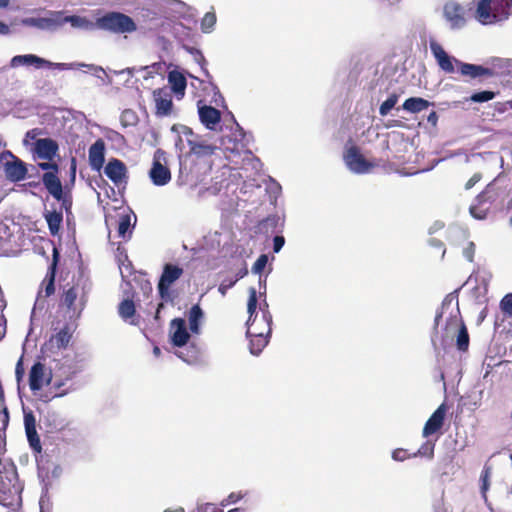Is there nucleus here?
<instances>
[{
    "instance_id": "ea45409f",
    "label": "nucleus",
    "mask_w": 512,
    "mask_h": 512,
    "mask_svg": "<svg viewBox=\"0 0 512 512\" xmlns=\"http://www.w3.org/2000/svg\"><path fill=\"white\" fill-rule=\"evenodd\" d=\"M216 24V15L214 12H207L201 21V29L203 32L208 33Z\"/></svg>"
},
{
    "instance_id": "79ce46f5",
    "label": "nucleus",
    "mask_w": 512,
    "mask_h": 512,
    "mask_svg": "<svg viewBox=\"0 0 512 512\" xmlns=\"http://www.w3.org/2000/svg\"><path fill=\"white\" fill-rule=\"evenodd\" d=\"M426 456L428 458H433L434 456V444L431 442H425L417 452L413 453L412 456Z\"/></svg>"
},
{
    "instance_id": "c85d7f7f",
    "label": "nucleus",
    "mask_w": 512,
    "mask_h": 512,
    "mask_svg": "<svg viewBox=\"0 0 512 512\" xmlns=\"http://www.w3.org/2000/svg\"><path fill=\"white\" fill-rule=\"evenodd\" d=\"M61 26H63L65 23H70L72 27L79 28L83 30H94L95 29V22L90 21L86 17L78 16V15H72V16H65L64 12L61 11Z\"/></svg>"
},
{
    "instance_id": "a211bd4d",
    "label": "nucleus",
    "mask_w": 512,
    "mask_h": 512,
    "mask_svg": "<svg viewBox=\"0 0 512 512\" xmlns=\"http://www.w3.org/2000/svg\"><path fill=\"white\" fill-rule=\"evenodd\" d=\"M59 262V252L57 248H53L52 261L48 267L47 273L41 283V289L38 292V297L42 296V292H44V297H50L55 293V277L57 271V265Z\"/></svg>"
},
{
    "instance_id": "864d4df0",
    "label": "nucleus",
    "mask_w": 512,
    "mask_h": 512,
    "mask_svg": "<svg viewBox=\"0 0 512 512\" xmlns=\"http://www.w3.org/2000/svg\"><path fill=\"white\" fill-rule=\"evenodd\" d=\"M482 178L481 173H475L465 184V189H471L476 183H478Z\"/></svg>"
},
{
    "instance_id": "dca6fc26",
    "label": "nucleus",
    "mask_w": 512,
    "mask_h": 512,
    "mask_svg": "<svg viewBox=\"0 0 512 512\" xmlns=\"http://www.w3.org/2000/svg\"><path fill=\"white\" fill-rule=\"evenodd\" d=\"M190 333L186 326V321L183 318L177 317L170 321L169 324V338L170 342L175 347H183L190 340Z\"/></svg>"
},
{
    "instance_id": "603ef678",
    "label": "nucleus",
    "mask_w": 512,
    "mask_h": 512,
    "mask_svg": "<svg viewBox=\"0 0 512 512\" xmlns=\"http://www.w3.org/2000/svg\"><path fill=\"white\" fill-rule=\"evenodd\" d=\"M285 244V239L283 236H275L274 239H273V251L275 253H278L282 247L284 246Z\"/></svg>"
},
{
    "instance_id": "13d9d810",
    "label": "nucleus",
    "mask_w": 512,
    "mask_h": 512,
    "mask_svg": "<svg viewBox=\"0 0 512 512\" xmlns=\"http://www.w3.org/2000/svg\"><path fill=\"white\" fill-rule=\"evenodd\" d=\"M70 173H71V179H72V181H74L75 177H76V159L75 158H72V160H71Z\"/></svg>"
},
{
    "instance_id": "2f4dec72",
    "label": "nucleus",
    "mask_w": 512,
    "mask_h": 512,
    "mask_svg": "<svg viewBox=\"0 0 512 512\" xmlns=\"http://www.w3.org/2000/svg\"><path fill=\"white\" fill-rule=\"evenodd\" d=\"M45 220L48 224V228L50 231V234L52 236H55L58 234L62 221H63V214L61 211H46L44 214Z\"/></svg>"
},
{
    "instance_id": "09e8293b",
    "label": "nucleus",
    "mask_w": 512,
    "mask_h": 512,
    "mask_svg": "<svg viewBox=\"0 0 512 512\" xmlns=\"http://www.w3.org/2000/svg\"><path fill=\"white\" fill-rule=\"evenodd\" d=\"M244 497L242 492H232L228 495L227 499L222 502V505L234 504Z\"/></svg>"
},
{
    "instance_id": "aec40b11",
    "label": "nucleus",
    "mask_w": 512,
    "mask_h": 512,
    "mask_svg": "<svg viewBox=\"0 0 512 512\" xmlns=\"http://www.w3.org/2000/svg\"><path fill=\"white\" fill-rule=\"evenodd\" d=\"M24 426L30 447L34 452L40 453L42 445L36 430V418L32 411H24Z\"/></svg>"
},
{
    "instance_id": "69168bd1",
    "label": "nucleus",
    "mask_w": 512,
    "mask_h": 512,
    "mask_svg": "<svg viewBox=\"0 0 512 512\" xmlns=\"http://www.w3.org/2000/svg\"><path fill=\"white\" fill-rule=\"evenodd\" d=\"M153 352L156 356H159L161 354V350L158 346L154 347Z\"/></svg>"
},
{
    "instance_id": "2eb2a0df",
    "label": "nucleus",
    "mask_w": 512,
    "mask_h": 512,
    "mask_svg": "<svg viewBox=\"0 0 512 512\" xmlns=\"http://www.w3.org/2000/svg\"><path fill=\"white\" fill-rule=\"evenodd\" d=\"M5 154L12 159L3 166L6 178L14 183L24 180L28 173L27 164L10 151H6Z\"/></svg>"
},
{
    "instance_id": "774afa93",
    "label": "nucleus",
    "mask_w": 512,
    "mask_h": 512,
    "mask_svg": "<svg viewBox=\"0 0 512 512\" xmlns=\"http://www.w3.org/2000/svg\"><path fill=\"white\" fill-rule=\"evenodd\" d=\"M228 512H239V509H238V508H236V509H231V510H229Z\"/></svg>"
},
{
    "instance_id": "9b49d317",
    "label": "nucleus",
    "mask_w": 512,
    "mask_h": 512,
    "mask_svg": "<svg viewBox=\"0 0 512 512\" xmlns=\"http://www.w3.org/2000/svg\"><path fill=\"white\" fill-rule=\"evenodd\" d=\"M149 177L156 186H164L171 181V172L167 166L166 152L157 149L153 155Z\"/></svg>"
},
{
    "instance_id": "39448f33",
    "label": "nucleus",
    "mask_w": 512,
    "mask_h": 512,
    "mask_svg": "<svg viewBox=\"0 0 512 512\" xmlns=\"http://www.w3.org/2000/svg\"><path fill=\"white\" fill-rule=\"evenodd\" d=\"M95 29L114 34H124L136 31L137 26L130 16L121 12L111 11L96 19Z\"/></svg>"
},
{
    "instance_id": "a18cd8bd",
    "label": "nucleus",
    "mask_w": 512,
    "mask_h": 512,
    "mask_svg": "<svg viewBox=\"0 0 512 512\" xmlns=\"http://www.w3.org/2000/svg\"><path fill=\"white\" fill-rule=\"evenodd\" d=\"M236 283L237 279H224L219 285L218 291L224 296Z\"/></svg>"
},
{
    "instance_id": "a878e982",
    "label": "nucleus",
    "mask_w": 512,
    "mask_h": 512,
    "mask_svg": "<svg viewBox=\"0 0 512 512\" xmlns=\"http://www.w3.org/2000/svg\"><path fill=\"white\" fill-rule=\"evenodd\" d=\"M74 329L71 324L66 323L58 332L50 338L52 347L57 349H66L72 339Z\"/></svg>"
},
{
    "instance_id": "393cba45",
    "label": "nucleus",
    "mask_w": 512,
    "mask_h": 512,
    "mask_svg": "<svg viewBox=\"0 0 512 512\" xmlns=\"http://www.w3.org/2000/svg\"><path fill=\"white\" fill-rule=\"evenodd\" d=\"M104 172L113 183L119 184L126 178L127 168L121 160L112 158L107 163Z\"/></svg>"
},
{
    "instance_id": "7ed1b4c3",
    "label": "nucleus",
    "mask_w": 512,
    "mask_h": 512,
    "mask_svg": "<svg viewBox=\"0 0 512 512\" xmlns=\"http://www.w3.org/2000/svg\"><path fill=\"white\" fill-rule=\"evenodd\" d=\"M90 287L87 281L78 277L72 285L65 287L60 297V306L74 317H80L88 302Z\"/></svg>"
},
{
    "instance_id": "680f3d73",
    "label": "nucleus",
    "mask_w": 512,
    "mask_h": 512,
    "mask_svg": "<svg viewBox=\"0 0 512 512\" xmlns=\"http://www.w3.org/2000/svg\"><path fill=\"white\" fill-rule=\"evenodd\" d=\"M470 212H471V214H472L475 218H477V219H482V218H484V216H485L484 214H477V213H476V207H471V208H470Z\"/></svg>"
},
{
    "instance_id": "4468645a",
    "label": "nucleus",
    "mask_w": 512,
    "mask_h": 512,
    "mask_svg": "<svg viewBox=\"0 0 512 512\" xmlns=\"http://www.w3.org/2000/svg\"><path fill=\"white\" fill-rule=\"evenodd\" d=\"M344 161L351 171L358 174L367 173L374 167V164L364 158L357 146H351L346 150Z\"/></svg>"
},
{
    "instance_id": "c03bdc74",
    "label": "nucleus",
    "mask_w": 512,
    "mask_h": 512,
    "mask_svg": "<svg viewBox=\"0 0 512 512\" xmlns=\"http://www.w3.org/2000/svg\"><path fill=\"white\" fill-rule=\"evenodd\" d=\"M267 262H268L267 255H265V254L260 255L252 266V272L256 273V274L262 273V271L264 270V268L267 265Z\"/></svg>"
},
{
    "instance_id": "7c9ffc66",
    "label": "nucleus",
    "mask_w": 512,
    "mask_h": 512,
    "mask_svg": "<svg viewBox=\"0 0 512 512\" xmlns=\"http://www.w3.org/2000/svg\"><path fill=\"white\" fill-rule=\"evenodd\" d=\"M189 145L191 153L198 157L211 156L217 149L215 145L208 144L205 141H190Z\"/></svg>"
},
{
    "instance_id": "f704fd0d",
    "label": "nucleus",
    "mask_w": 512,
    "mask_h": 512,
    "mask_svg": "<svg viewBox=\"0 0 512 512\" xmlns=\"http://www.w3.org/2000/svg\"><path fill=\"white\" fill-rule=\"evenodd\" d=\"M118 312H119V315L124 320H127V319L133 317L136 312V308H135V304H134L133 300H131V299L123 300L118 306Z\"/></svg>"
},
{
    "instance_id": "c9c22d12",
    "label": "nucleus",
    "mask_w": 512,
    "mask_h": 512,
    "mask_svg": "<svg viewBox=\"0 0 512 512\" xmlns=\"http://www.w3.org/2000/svg\"><path fill=\"white\" fill-rule=\"evenodd\" d=\"M0 422L5 429L9 424V411L5 405V395L3 387L0 385Z\"/></svg>"
},
{
    "instance_id": "37998d69",
    "label": "nucleus",
    "mask_w": 512,
    "mask_h": 512,
    "mask_svg": "<svg viewBox=\"0 0 512 512\" xmlns=\"http://www.w3.org/2000/svg\"><path fill=\"white\" fill-rule=\"evenodd\" d=\"M24 357L23 355L18 359L16 366H15V378L18 385V388L20 387V384L23 382L24 376H25V367H24Z\"/></svg>"
},
{
    "instance_id": "3c124183",
    "label": "nucleus",
    "mask_w": 512,
    "mask_h": 512,
    "mask_svg": "<svg viewBox=\"0 0 512 512\" xmlns=\"http://www.w3.org/2000/svg\"><path fill=\"white\" fill-rule=\"evenodd\" d=\"M474 254L475 244L473 242H469L463 250V255L469 262H472L474 260Z\"/></svg>"
},
{
    "instance_id": "bf43d9fd",
    "label": "nucleus",
    "mask_w": 512,
    "mask_h": 512,
    "mask_svg": "<svg viewBox=\"0 0 512 512\" xmlns=\"http://www.w3.org/2000/svg\"><path fill=\"white\" fill-rule=\"evenodd\" d=\"M247 273H248L247 268H246V267H243L242 269H240V270L237 272V274H236V276H235V278H234V279H237V281H239V280H240V279H242L244 276H246V275H247Z\"/></svg>"
},
{
    "instance_id": "4d7b16f0",
    "label": "nucleus",
    "mask_w": 512,
    "mask_h": 512,
    "mask_svg": "<svg viewBox=\"0 0 512 512\" xmlns=\"http://www.w3.org/2000/svg\"><path fill=\"white\" fill-rule=\"evenodd\" d=\"M6 333V323L3 319V316L0 315V340L4 337Z\"/></svg>"
},
{
    "instance_id": "58836bf2",
    "label": "nucleus",
    "mask_w": 512,
    "mask_h": 512,
    "mask_svg": "<svg viewBox=\"0 0 512 512\" xmlns=\"http://www.w3.org/2000/svg\"><path fill=\"white\" fill-rule=\"evenodd\" d=\"M131 223H130V216L129 215H121L119 217L118 221V236L125 239L127 233L129 232Z\"/></svg>"
},
{
    "instance_id": "423d86ee",
    "label": "nucleus",
    "mask_w": 512,
    "mask_h": 512,
    "mask_svg": "<svg viewBox=\"0 0 512 512\" xmlns=\"http://www.w3.org/2000/svg\"><path fill=\"white\" fill-rule=\"evenodd\" d=\"M472 10L470 3L462 4L456 0H449L443 6V17L451 29H462L471 19Z\"/></svg>"
},
{
    "instance_id": "f3484780",
    "label": "nucleus",
    "mask_w": 512,
    "mask_h": 512,
    "mask_svg": "<svg viewBox=\"0 0 512 512\" xmlns=\"http://www.w3.org/2000/svg\"><path fill=\"white\" fill-rule=\"evenodd\" d=\"M152 95L155 102V115L169 116L173 111L172 95L169 89L167 87L155 89Z\"/></svg>"
},
{
    "instance_id": "cd10ccee",
    "label": "nucleus",
    "mask_w": 512,
    "mask_h": 512,
    "mask_svg": "<svg viewBox=\"0 0 512 512\" xmlns=\"http://www.w3.org/2000/svg\"><path fill=\"white\" fill-rule=\"evenodd\" d=\"M168 83L171 86V90L178 98H182L185 95L187 80L181 72L177 70L170 71L168 73Z\"/></svg>"
},
{
    "instance_id": "f257e3e1",
    "label": "nucleus",
    "mask_w": 512,
    "mask_h": 512,
    "mask_svg": "<svg viewBox=\"0 0 512 512\" xmlns=\"http://www.w3.org/2000/svg\"><path fill=\"white\" fill-rule=\"evenodd\" d=\"M430 50L439 68L447 74L458 72L467 80L477 79L479 82H482L485 78H491L496 75L494 69L482 65L465 63L448 55L444 48L435 40L430 41Z\"/></svg>"
},
{
    "instance_id": "0eeeda50",
    "label": "nucleus",
    "mask_w": 512,
    "mask_h": 512,
    "mask_svg": "<svg viewBox=\"0 0 512 512\" xmlns=\"http://www.w3.org/2000/svg\"><path fill=\"white\" fill-rule=\"evenodd\" d=\"M76 371L69 368L63 371L61 375H52V382L48 385L49 389L40 396V400L47 403L56 398L64 397L75 391L73 384H68L75 377Z\"/></svg>"
},
{
    "instance_id": "8fccbe9b",
    "label": "nucleus",
    "mask_w": 512,
    "mask_h": 512,
    "mask_svg": "<svg viewBox=\"0 0 512 512\" xmlns=\"http://www.w3.org/2000/svg\"><path fill=\"white\" fill-rule=\"evenodd\" d=\"M43 134V130L40 128H33L26 132L24 143L26 144L28 140H38L37 137Z\"/></svg>"
},
{
    "instance_id": "4be33fe9",
    "label": "nucleus",
    "mask_w": 512,
    "mask_h": 512,
    "mask_svg": "<svg viewBox=\"0 0 512 512\" xmlns=\"http://www.w3.org/2000/svg\"><path fill=\"white\" fill-rule=\"evenodd\" d=\"M446 412L447 407L444 403L433 412L423 427L422 435L424 437L437 433L443 427Z\"/></svg>"
},
{
    "instance_id": "72a5a7b5",
    "label": "nucleus",
    "mask_w": 512,
    "mask_h": 512,
    "mask_svg": "<svg viewBox=\"0 0 512 512\" xmlns=\"http://www.w3.org/2000/svg\"><path fill=\"white\" fill-rule=\"evenodd\" d=\"M249 297L247 302V311L249 313V317L247 320V326L256 325V309H257V291L254 287L249 288Z\"/></svg>"
},
{
    "instance_id": "473e14b6",
    "label": "nucleus",
    "mask_w": 512,
    "mask_h": 512,
    "mask_svg": "<svg viewBox=\"0 0 512 512\" xmlns=\"http://www.w3.org/2000/svg\"><path fill=\"white\" fill-rule=\"evenodd\" d=\"M203 311L198 304L191 307L188 313L189 329L192 333L198 334L200 331V322L203 318Z\"/></svg>"
},
{
    "instance_id": "49530a36",
    "label": "nucleus",
    "mask_w": 512,
    "mask_h": 512,
    "mask_svg": "<svg viewBox=\"0 0 512 512\" xmlns=\"http://www.w3.org/2000/svg\"><path fill=\"white\" fill-rule=\"evenodd\" d=\"M490 473H491L490 467H484V469L481 473V481H482L481 490L483 493H485L488 490Z\"/></svg>"
},
{
    "instance_id": "20e7f679",
    "label": "nucleus",
    "mask_w": 512,
    "mask_h": 512,
    "mask_svg": "<svg viewBox=\"0 0 512 512\" xmlns=\"http://www.w3.org/2000/svg\"><path fill=\"white\" fill-rule=\"evenodd\" d=\"M22 485L15 469L0 470V504L4 507L15 508L21 505Z\"/></svg>"
},
{
    "instance_id": "ddd939ff",
    "label": "nucleus",
    "mask_w": 512,
    "mask_h": 512,
    "mask_svg": "<svg viewBox=\"0 0 512 512\" xmlns=\"http://www.w3.org/2000/svg\"><path fill=\"white\" fill-rule=\"evenodd\" d=\"M450 330H457L456 347L461 352L468 351L470 344V337L467 327L460 316L459 308L456 310L455 315H451L446 322L445 331L448 334Z\"/></svg>"
},
{
    "instance_id": "338daca9",
    "label": "nucleus",
    "mask_w": 512,
    "mask_h": 512,
    "mask_svg": "<svg viewBox=\"0 0 512 512\" xmlns=\"http://www.w3.org/2000/svg\"><path fill=\"white\" fill-rule=\"evenodd\" d=\"M163 308H164V301L162 300V302L158 304L156 310L158 313H160Z\"/></svg>"
},
{
    "instance_id": "5fc2aeb1",
    "label": "nucleus",
    "mask_w": 512,
    "mask_h": 512,
    "mask_svg": "<svg viewBox=\"0 0 512 512\" xmlns=\"http://www.w3.org/2000/svg\"><path fill=\"white\" fill-rule=\"evenodd\" d=\"M428 123H430L432 126H436L438 123V114L436 111H432L428 117H427Z\"/></svg>"
},
{
    "instance_id": "0e129e2a",
    "label": "nucleus",
    "mask_w": 512,
    "mask_h": 512,
    "mask_svg": "<svg viewBox=\"0 0 512 512\" xmlns=\"http://www.w3.org/2000/svg\"><path fill=\"white\" fill-rule=\"evenodd\" d=\"M9 0H0V8H6L9 6Z\"/></svg>"
},
{
    "instance_id": "9d476101",
    "label": "nucleus",
    "mask_w": 512,
    "mask_h": 512,
    "mask_svg": "<svg viewBox=\"0 0 512 512\" xmlns=\"http://www.w3.org/2000/svg\"><path fill=\"white\" fill-rule=\"evenodd\" d=\"M38 167L45 171L42 175V182L47 191L58 201L63 199V187L58 177L59 166L52 161L38 163Z\"/></svg>"
},
{
    "instance_id": "e433bc0d",
    "label": "nucleus",
    "mask_w": 512,
    "mask_h": 512,
    "mask_svg": "<svg viewBox=\"0 0 512 512\" xmlns=\"http://www.w3.org/2000/svg\"><path fill=\"white\" fill-rule=\"evenodd\" d=\"M495 96H496L495 92L485 90V91H480V92L473 93L469 97L468 100L471 101V102H474V103H483V102H488V101L494 99Z\"/></svg>"
},
{
    "instance_id": "412c9836",
    "label": "nucleus",
    "mask_w": 512,
    "mask_h": 512,
    "mask_svg": "<svg viewBox=\"0 0 512 512\" xmlns=\"http://www.w3.org/2000/svg\"><path fill=\"white\" fill-rule=\"evenodd\" d=\"M61 11L49 12L47 17L27 18L23 21L25 25L33 26L42 30H54L61 27Z\"/></svg>"
},
{
    "instance_id": "bb28decb",
    "label": "nucleus",
    "mask_w": 512,
    "mask_h": 512,
    "mask_svg": "<svg viewBox=\"0 0 512 512\" xmlns=\"http://www.w3.org/2000/svg\"><path fill=\"white\" fill-rule=\"evenodd\" d=\"M199 118L200 121L208 128V129H214L215 126L220 122L221 120V113L218 109L204 105L202 107H199Z\"/></svg>"
},
{
    "instance_id": "6ab92c4d",
    "label": "nucleus",
    "mask_w": 512,
    "mask_h": 512,
    "mask_svg": "<svg viewBox=\"0 0 512 512\" xmlns=\"http://www.w3.org/2000/svg\"><path fill=\"white\" fill-rule=\"evenodd\" d=\"M59 145L52 138H40L34 142L35 157L45 161H52L57 155Z\"/></svg>"
},
{
    "instance_id": "f8f14e48",
    "label": "nucleus",
    "mask_w": 512,
    "mask_h": 512,
    "mask_svg": "<svg viewBox=\"0 0 512 512\" xmlns=\"http://www.w3.org/2000/svg\"><path fill=\"white\" fill-rule=\"evenodd\" d=\"M52 370L45 363L37 360L33 363L28 374L29 388L34 395L52 382Z\"/></svg>"
},
{
    "instance_id": "b1692460",
    "label": "nucleus",
    "mask_w": 512,
    "mask_h": 512,
    "mask_svg": "<svg viewBox=\"0 0 512 512\" xmlns=\"http://www.w3.org/2000/svg\"><path fill=\"white\" fill-rule=\"evenodd\" d=\"M89 164L92 170L99 172L105 162V142L103 139H97L89 148Z\"/></svg>"
},
{
    "instance_id": "6e6552de",
    "label": "nucleus",
    "mask_w": 512,
    "mask_h": 512,
    "mask_svg": "<svg viewBox=\"0 0 512 512\" xmlns=\"http://www.w3.org/2000/svg\"><path fill=\"white\" fill-rule=\"evenodd\" d=\"M183 272V269L178 265L171 263L164 265L157 285L158 294L161 300L166 303H174L178 295L175 291L171 290V285L183 275Z\"/></svg>"
},
{
    "instance_id": "de8ad7c7",
    "label": "nucleus",
    "mask_w": 512,
    "mask_h": 512,
    "mask_svg": "<svg viewBox=\"0 0 512 512\" xmlns=\"http://www.w3.org/2000/svg\"><path fill=\"white\" fill-rule=\"evenodd\" d=\"M409 457H411V455L407 453V450L402 448H397L392 452V458L395 461H404Z\"/></svg>"
},
{
    "instance_id": "5701e85b",
    "label": "nucleus",
    "mask_w": 512,
    "mask_h": 512,
    "mask_svg": "<svg viewBox=\"0 0 512 512\" xmlns=\"http://www.w3.org/2000/svg\"><path fill=\"white\" fill-rule=\"evenodd\" d=\"M10 66L17 68L19 66H34L37 69L50 68L53 63L34 54L16 55L10 60Z\"/></svg>"
},
{
    "instance_id": "4c0bfd02",
    "label": "nucleus",
    "mask_w": 512,
    "mask_h": 512,
    "mask_svg": "<svg viewBox=\"0 0 512 512\" xmlns=\"http://www.w3.org/2000/svg\"><path fill=\"white\" fill-rule=\"evenodd\" d=\"M398 102V95L393 93L391 94L379 107V114L381 116H386L392 108Z\"/></svg>"
},
{
    "instance_id": "f03ea898",
    "label": "nucleus",
    "mask_w": 512,
    "mask_h": 512,
    "mask_svg": "<svg viewBox=\"0 0 512 512\" xmlns=\"http://www.w3.org/2000/svg\"><path fill=\"white\" fill-rule=\"evenodd\" d=\"M512 14V0H479L474 18L482 25H492L507 20Z\"/></svg>"
},
{
    "instance_id": "1a4fd4ad",
    "label": "nucleus",
    "mask_w": 512,
    "mask_h": 512,
    "mask_svg": "<svg viewBox=\"0 0 512 512\" xmlns=\"http://www.w3.org/2000/svg\"><path fill=\"white\" fill-rule=\"evenodd\" d=\"M262 322L265 325V329H259L257 324L247 328V336L250 339V352L253 355H259L268 344V338L272 331V316L268 311L263 312Z\"/></svg>"
},
{
    "instance_id": "a19ab883",
    "label": "nucleus",
    "mask_w": 512,
    "mask_h": 512,
    "mask_svg": "<svg viewBox=\"0 0 512 512\" xmlns=\"http://www.w3.org/2000/svg\"><path fill=\"white\" fill-rule=\"evenodd\" d=\"M499 306L504 315L512 317V292L501 299Z\"/></svg>"
},
{
    "instance_id": "6e6d98bb",
    "label": "nucleus",
    "mask_w": 512,
    "mask_h": 512,
    "mask_svg": "<svg viewBox=\"0 0 512 512\" xmlns=\"http://www.w3.org/2000/svg\"><path fill=\"white\" fill-rule=\"evenodd\" d=\"M443 317V311H437L436 315H435V318H434V330H437L438 329V326H439V323H440V320L442 319Z\"/></svg>"
},
{
    "instance_id": "052dcab7",
    "label": "nucleus",
    "mask_w": 512,
    "mask_h": 512,
    "mask_svg": "<svg viewBox=\"0 0 512 512\" xmlns=\"http://www.w3.org/2000/svg\"><path fill=\"white\" fill-rule=\"evenodd\" d=\"M10 32V28L7 24H5L4 22L0 21V34L2 35H6Z\"/></svg>"
},
{
    "instance_id": "e2e57ef3",
    "label": "nucleus",
    "mask_w": 512,
    "mask_h": 512,
    "mask_svg": "<svg viewBox=\"0 0 512 512\" xmlns=\"http://www.w3.org/2000/svg\"><path fill=\"white\" fill-rule=\"evenodd\" d=\"M128 116H134V114H133L131 111H128V110L124 111V112L122 113V116H121L122 122H123V121H124V119H125L126 117H128Z\"/></svg>"
},
{
    "instance_id": "c756f323",
    "label": "nucleus",
    "mask_w": 512,
    "mask_h": 512,
    "mask_svg": "<svg viewBox=\"0 0 512 512\" xmlns=\"http://www.w3.org/2000/svg\"><path fill=\"white\" fill-rule=\"evenodd\" d=\"M431 102L421 97H410L406 99L402 105V108L410 113H419L427 109Z\"/></svg>"
}]
</instances>
